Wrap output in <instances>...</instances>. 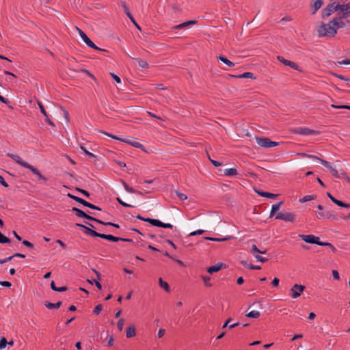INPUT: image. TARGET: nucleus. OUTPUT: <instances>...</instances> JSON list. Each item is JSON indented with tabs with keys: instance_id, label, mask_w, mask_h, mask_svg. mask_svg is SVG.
<instances>
[{
	"instance_id": "16",
	"label": "nucleus",
	"mask_w": 350,
	"mask_h": 350,
	"mask_svg": "<svg viewBox=\"0 0 350 350\" xmlns=\"http://www.w3.org/2000/svg\"><path fill=\"white\" fill-rule=\"evenodd\" d=\"M312 3H311L310 7L312 9V14H314L317 12L321 8V7L323 5V0H312Z\"/></svg>"
},
{
	"instance_id": "26",
	"label": "nucleus",
	"mask_w": 350,
	"mask_h": 350,
	"mask_svg": "<svg viewBox=\"0 0 350 350\" xmlns=\"http://www.w3.org/2000/svg\"><path fill=\"white\" fill-rule=\"evenodd\" d=\"M105 135H106L108 137H110L112 139H116V140H119V141H121V142H123L124 143H126L128 144H130L131 145L132 144V141L131 140H129V139H122L116 135H112V134H110V133H103Z\"/></svg>"
},
{
	"instance_id": "28",
	"label": "nucleus",
	"mask_w": 350,
	"mask_h": 350,
	"mask_svg": "<svg viewBox=\"0 0 350 350\" xmlns=\"http://www.w3.org/2000/svg\"><path fill=\"white\" fill-rule=\"evenodd\" d=\"M72 211H73L75 213V215L79 217L84 218L85 217H86V213L77 207H72Z\"/></svg>"
},
{
	"instance_id": "50",
	"label": "nucleus",
	"mask_w": 350,
	"mask_h": 350,
	"mask_svg": "<svg viewBox=\"0 0 350 350\" xmlns=\"http://www.w3.org/2000/svg\"><path fill=\"white\" fill-rule=\"evenodd\" d=\"M131 146H133V147H135V148H138L145 151V147L144 146L143 144H140L139 142H133L131 144Z\"/></svg>"
},
{
	"instance_id": "51",
	"label": "nucleus",
	"mask_w": 350,
	"mask_h": 350,
	"mask_svg": "<svg viewBox=\"0 0 350 350\" xmlns=\"http://www.w3.org/2000/svg\"><path fill=\"white\" fill-rule=\"evenodd\" d=\"M124 324V319H119V321H118V323H117V327L119 331L121 332L122 330Z\"/></svg>"
},
{
	"instance_id": "8",
	"label": "nucleus",
	"mask_w": 350,
	"mask_h": 350,
	"mask_svg": "<svg viewBox=\"0 0 350 350\" xmlns=\"http://www.w3.org/2000/svg\"><path fill=\"white\" fill-rule=\"evenodd\" d=\"M350 16V11L345 12L340 17H336L332 20V23L336 27L337 30L339 28H344L346 27L345 23L342 21V18H345Z\"/></svg>"
},
{
	"instance_id": "61",
	"label": "nucleus",
	"mask_w": 350,
	"mask_h": 350,
	"mask_svg": "<svg viewBox=\"0 0 350 350\" xmlns=\"http://www.w3.org/2000/svg\"><path fill=\"white\" fill-rule=\"evenodd\" d=\"M332 275L335 280H340L339 273L337 270H332Z\"/></svg>"
},
{
	"instance_id": "59",
	"label": "nucleus",
	"mask_w": 350,
	"mask_h": 350,
	"mask_svg": "<svg viewBox=\"0 0 350 350\" xmlns=\"http://www.w3.org/2000/svg\"><path fill=\"white\" fill-rule=\"evenodd\" d=\"M103 226H113L116 228H120V226L117 224H115V223H112V222H105L104 221L103 222Z\"/></svg>"
},
{
	"instance_id": "12",
	"label": "nucleus",
	"mask_w": 350,
	"mask_h": 350,
	"mask_svg": "<svg viewBox=\"0 0 350 350\" xmlns=\"http://www.w3.org/2000/svg\"><path fill=\"white\" fill-rule=\"evenodd\" d=\"M277 59L281 62L282 64H283L285 66H289L290 68L295 70H297L299 72H302L303 70H301V68H300V67L294 62H292V61H290V60H288V59H286L284 57L282 56H280V55H278L277 56Z\"/></svg>"
},
{
	"instance_id": "5",
	"label": "nucleus",
	"mask_w": 350,
	"mask_h": 350,
	"mask_svg": "<svg viewBox=\"0 0 350 350\" xmlns=\"http://www.w3.org/2000/svg\"><path fill=\"white\" fill-rule=\"evenodd\" d=\"M76 29H77L82 40L89 47L98 51H107L105 49L98 47L81 29H80L77 27H76Z\"/></svg>"
},
{
	"instance_id": "17",
	"label": "nucleus",
	"mask_w": 350,
	"mask_h": 350,
	"mask_svg": "<svg viewBox=\"0 0 350 350\" xmlns=\"http://www.w3.org/2000/svg\"><path fill=\"white\" fill-rule=\"evenodd\" d=\"M223 267H226V265L224 263H218L213 266L209 267L207 269V272L210 274L219 271Z\"/></svg>"
},
{
	"instance_id": "19",
	"label": "nucleus",
	"mask_w": 350,
	"mask_h": 350,
	"mask_svg": "<svg viewBox=\"0 0 350 350\" xmlns=\"http://www.w3.org/2000/svg\"><path fill=\"white\" fill-rule=\"evenodd\" d=\"M230 76L231 77L238 78V79H241V78H250V79H256V77L254 76V75L250 72H244L243 74L239 75H230Z\"/></svg>"
},
{
	"instance_id": "23",
	"label": "nucleus",
	"mask_w": 350,
	"mask_h": 350,
	"mask_svg": "<svg viewBox=\"0 0 350 350\" xmlns=\"http://www.w3.org/2000/svg\"><path fill=\"white\" fill-rule=\"evenodd\" d=\"M217 59L224 63L228 67H233L234 66V64L232 62L228 59L227 57H224V55H218L217 56Z\"/></svg>"
},
{
	"instance_id": "10",
	"label": "nucleus",
	"mask_w": 350,
	"mask_h": 350,
	"mask_svg": "<svg viewBox=\"0 0 350 350\" xmlns=\"http://www.w3.org/2000/svg\"><path fill=\"white\" fill-rule=\"evenodd\" d=\"M306 289V286L301 284H295L291 288V297L296 299L299 297Z\"/></svg>"
},
{
	"instance_id": "54",
	"label": "nucleus",
	"mask_w": 350,
	"mask_h": 350,
	"mask_svg": "<svg viewBox=\"0 0 350 350\" xmlns=\"http://www.w3.org/2000/svg\"><path fill=\"white\" fill-rule=\"evenodd\" d=\"M23 244L24 245H25L27 247L29 248V249H33L34 246H33V244L31 243L30 241H27V240H23L22 241Z\"/></svg>"
},
{
	"instance_id": "40",
	"label": "nucleus",
	"mask_w": 350,
	"mask_h": 350,
	"mask_svg": "<svg viewBox=\"0 0 350 350\" xmlns=\"http://www.w3.org/2000/svg\"><path fill=\"white\" fill-rule=\"evenodd\" d=\"M11 240L0 232V243H10Z\"/></svg>"
},
{
	"instance_id": "4",
	"label": "nucleus",
	"mask_w": 350,
	"mask_h": 350,
	"mask_svg": "<svg viewBox=\"0 0 350 350\" xmlns=\"http://www.w3.org/2000/svg\"><path fill=\"white\" fill-rule=\"evenodd\" d=\"M299 155H301L303 157L312 158V159H316V160H319L322 165H323L325 167L328 168L330 170L332 174L334 177H339L340 176L338 170L335 167H333L330 165L329 162H328V161H327L325 160L321 159L319 158L317 156L311 155V154H308L304 153V152L303 153H300Z\"/></svg>"
},
{
	"instance_id": "29",
	"label": "nucleus",
	"mask_w": 350,
	"mask_h": 350,
	"mask_svg": "<svg viewBox=\"0 0 350 350\" xmlns=\"http://www.w3.org/2000/svg\"><path fill=\"white\" fill-rule=\"evenodd\" d=\"M256 192L260 196L266 197L268 198H275L278 196L277 194H274V193L266 192V191H256Z\"/></svg>"
},
{
	"instance_id": "25",
	"label": "nucleus",
	"mask_w": 350,
	"mask_h": 350,
	"mask_svg": "<svg viewBox=\"0 0 350 350\" xmlns=\"http://www.w3.org/2000/svg\"><path fill=\"white\" fill-rule=\"evenodd\" d=\"M133 59L136 60L138 63V66L142 69H148L149 68L148 64L146 60H144L141 58H133Z\"/></svg>"
},
{
	"instance_id": "56",
	"label": "nucleus",
	"mask_w": 350,
	"mask_h": 350,
	"mask_svg": "<svg viewBox=\"0 0 350 350\" xmlns=\"http://www.w3.org/2000/svg\"><path fill=\"white\" fill-rule=\"evenodd\" d=\"M187 26H189V25H187V22H185V23H181L180 25L174 26L172 27V29H183V28L186 27Z\"/></svg>"
},
{
	"instance_id": "58",
	"label": "nucleus",
	"mask_w": 350,
	"mask_h": 350,
	"mask_svg": "<svg viewBox=\"0 0 350 350\" xmlns=\"http://www.w3.org/2000/svg\"><path fill=\"white\" fill-rule=\"evenodd\" d=\"M254 257L256 258V260L258 261L261 262H265L268 260L267 258H263L261 256L258 255V254L254 255Z\"/></svg>"
},
{
	"instance_id": "41",
	"label": "nucleus",
	"mask_w": 350,
	"mask_h": 350,
	"mask_svg": "<svg viewBox=\"0 0 350 350\" xmlns=\"http://www.w3.org/2000/svg\"><path fill=\"white\" fill-rule=\"evenodd\" d=\"M36 102H37V103H38V106H39V108H40V112H41V113H42L45 116V117H47V115H48V114H47V113H46V110H45V109H44V106H43V105H42V103H41V101H40V100H36Z\"/></svg>"
},
{
	"instance_id": "60",
	"label": "nucleus",
	"mask_w": 350,
	"mask_h": 350,
	"mask_svg": "<svg viewBox=\"0 0 350 350\" xmlns=\"http://www.w3.org/2000/svg\"><path fill=\"white\" fill-rule=\"evenodd\" d=\"M250 252L254 256L256 255V254L259 252V249L256 245H252Z\"/></svg>"
},
{
	"instance_id": "31",
	"label": "nucleus",
	"mask_w": 350,
	"mask_h": 350,
	"mask_svg": "<svg viewBox=\"0 0 350 350\" xmlns=\"http://www.w3.org/2000/svg\"><path fill=\"white\" fill-rule=\"evenodd\" d=\"M159 284L161 288H163L166 292L170 291V288L167 282L163 281L161 278L159 279Z\"/></svg>"
},
{
	"instance_id": "38",
	"label": "nucleus",
	"mask_w": 350,
	"mask_h": 350,
	"mask_svg": "<svg viewBox=\"0 0 350 350\" xmlns=\"http://www.w3.org/2000/svg\"><path fill=\"white\" fill-rule=\"evenodd\" d=\"M338 173H339V177H336L337 178H345L349 183H350V178L349 177V176L347 175V174L345 172L344 170H340V171H338Z\"/></svg>"
},
{
	"instance_id": "42",
	"label": "nucleus",
	"mask_w": 350,
	"mask_h": 350,
	"mask_svg": "<svg viewBox=\"0 0 350 350\" xmlns=\"http://www.w3.org/2000/svg\"><path fill=\"white\" fill-rule=\"evenodd\" d=\"M83 206L88 207L90 208L94 209V210L101 211V208L100 207H98L93 204H91L87 201H85V203L84 204Z\"/></svg>"
},
{
	"instance_id": "48",
	"label": "nucleus",
	"mask_w": 350,
	"mask_h": 350,
	"mask_svg": "<svg viewBox=\"0 0 350 350\" xmlns=\"http://www.w3.org/2000/svg\"><path fill=\"white\" fill-rule=\"evenodd\" d=\"M61 109L64 113V116L66 119V122H68L70 121V115L68 111L64 107H61Z\"/></svg>"
},
{
	"instance_id": "62",
	"label": "nucleus",
	"mask_w": 350,
	"mask_h": 350,
	"mask_svg": "<svg viewBox=\"0 0 350 350\" xmlns=\"http://www.w3.org/2000/svg\"><path fill=\"white\" fill-rule=\"evenodd\" d=\"M0 285L9 288L12 286V284L8 281H0Z\"/></svg>"
},
{
	"instance_id": "37",
	"label": "nucleus",
	"mask_w": 350,
	"mask_h": 350,
	"mask_svg": "<svg viewBox=\"0 0 350 350\" xmlns=\"http://www.w3.org/2000/svg\"><path fill=\"white\" fill-rule=\"evenodd\" d=\"M120 4H121V6L122 7V8L124 9V13L126 14V15L128 17H130L132 14H131L129 10L126 3L125 1H121Z\"/></svg>"
},
{
	"instance_id": "24",
	"label": "nucleus",
	"mask_w": 350,
	"mask_h": 350,
	"mask_svg": "<svg viewBox=\"0 0 350 350\" xmlns=\"http://www.w3.org/2000/svg\"><path fill=\"white\" fill-rule=\"evenodd\" d=\"M282 204H283V202L281 201V202H280L277 204H275L272 206L269 217H272L273 216H274L275 215V213L279 211V209Z\"/></svg>"
},
{
	"instance_id": "33",
	"label": "nucleus",
	"mask_w": 350,
	"mask_h": 350,
	"mask_svg": "<svg viewBox=\"0 0 350 350\" xmlns=\"http://www.w3.org/2000/svg\"><path fill=\"white\" fill-rule=\"evenodd\" d=\"M241 263L245 267H247L250 269H252V270H259L261 269V267L260 266H258V265H249L247 263V262L245 261H243L242 260L241 262Z\"/></svg>"
},
{
	"instance_id": "45",
	"label": "nucleus",
	"mask_w": 350,
	"mask_h": 350,
	"mask_svg": "<svg viewBox=\"0 0 350 350\" xmlns=\"http://www.w3.org/2000/svg\"><path fill=\"white\" fill-rule=\"evenodd\" d=\"M330 74L335 76L336 77L342 80V81H350V79L349 78H347L345 77V76L342 75H338L336 73H334L333 72H330Z\"/></svg>"
},
{
	"instance_id": "35",
	"label": "nucleus",
	"mask_w": 350,
	"mask_h": 350,
	"mask_svg": "<svg viewBox=\"0 0 350 350\" xmlns=\"http://www.w3.org/2000/svg\"><path fill=\"white\" fill-rule=\"evenodd\" d=\"M260 314L258 311H251L246 314L248 318L257 319L260 317Z\"/></svg>"
},
{
	"instance_id": "1",
	"label": "nucleus",
	"mask_w": 350,
	"mask_h": 350,
	"mask_svg": "<svg viewBox=\"0 0 350 350\" xmlns=\"http://www.w3.org/2000/svg\"><path fill=\"white\" fill-rule=\"evenodd\" d=\"M7 156L12 159L18 165L30 170L33 174L37 176L39 180L43 181L44 183H46L48 181V178L43 176L37 168L30 165L27 162L23 161L19 155L14 154L12 153H8Z\"/></svg>"
},
{
	"instance_id": "6",
	"label": "nucleus",
	"mask_w": 350,
	"mask_h": 350,
	"mask_svg": "<svg viewBox=\"0 0 350 350\" xmlns=\"http://www.w3.org/2000/svg\"><path fill=\"white\" fill-rule=\"evenodd\" d=\"M85 223L86 224H88L90 227H88L85 225L80 224H77L76 226L81 228V229H83L84 230V232L89 236H91L93 237H98V236H100L99 232H97L96 231H95L92 229V228H95V227L94 226L93 224H92L91 223H88L87 221H85Z\"/></svg>"
},
{
	"instance_id": "44",
	"label": "nucleus",
	"mask_w": 350,
	"mask_h": 350,
	"mask_svg": "<svg viewBox=\"0 0 350 350\" xmlns=\"http://www.w3.org/2000/svg\"><path fill=\"white\" fill-rule=\"evenodd\" d=\"M116 200L118 201V202L121 204L122 206L124 207H133L134 206L133 205H131V204H127L126 202H124L119 197H117L116 198Z\"/></svg>"
},
{
	"instance_id": "21",
	"label": "nucleus",
	"mask_w": 350,
	"mask_h": 350,
	"mask_svg": "<svg viewBox=\"0 0 350 350\" xmlns=\"http://www.w3.org/2000/svg\"><path fill=\"white\" fill-rule=\"evenodd\" d=\"M136 334L135 326L134 325H130L126 331V336L128 338L135 336Z\"/></svg>"
},
{
	"instance_id": "63",
	"label": "nucleus",
	"mask_w": 350,
	"mask_h": 350,
	"mask_svg": "<svg viewBox=\"0 0 350 350\" xmlns=\"http://www.w3.org/2000/svg\"><path fill=\"white\" fill-rule=\"evenodd\" d=\"M129 18L131 20V21L135 25V26L139 29L141 30L140 26L136 23L135 20L134 19L133 16L131 15Z\"/></svg>"
},
{
	"instance_id": "13",
	"label": "nucleus",
	"mask_w": 350,
	"mask_h": 350,
	"mask_svg": "<svg viewBox=\"0 0 350 350\" xmlns=\"http://www.w3.org/2000/svg\"><path fill=\"white\" fill-rule=\"evenodd\" d=\"M148 223L150 224L152 226L164 228H172L173 226L170 224L163 223L159 219H148L147 220Z\"/></svg>"
},
{
	"instance_id": "46",
	"label": "nucleus",
	"mask_w": 350,
	"mask_h": 350,
	"mask_svg": "<svg viewBox=\"0 0 350 350\" xmlns=\"http://www.w3.org/2000/svg\"><path fill=\"white\" fill-rule=\"evenodd\" d=\"M340 8L339 10H342L343 13L345 12H349L350 11V2H349L347 4L340 5Z\"/></svg>"
},
{
	"instance_id": "43",
	"label": "nucleus",
	"mask_w": 350,
	"mask_h": 350,
	"mask_svg": "<svg viewBox=\"0 0 350 350\" xmlns=\"http://www.w3.org/2000/svg\"><path fill=\"white\" fill-rule=\"evenodd\" d=\"M103 310V306L101 304H98L96 306L94 309L93 310V313L96 315H98Z\"/></svg>"
},
{
	"instance_id": "7",
	"label": "nucleus",
	"mask_w": 350,
	"mask_h": 350,
	"mask_svg": "<svg viewBox=\"0 0 350 350\" xmlns=\"http://www.w3.org/2000/svg\"><path fill=\"white\" fill-rule=\"evenodd\" d=\"M340 4L335 5V3H332L325 7L322 11V17L325 18L329 16L334 12L339 10Z\"/></svg>"
},
{
	"instance_id": "53",
	"label": "nucleus",
	"mask_w": 350,
	"mask_h": 350,
	"mask_svg": "<svg viewBox=\"0 0 350 350\" xmlns=\"http://www.w3.org/2000/svg\"><path fill=\"white\" fill-rule=\"evenodd\" d=\"M80 148H81V150H83V152H84L87 155H88V156H90V157H94V158H95V157H96V156H95L94 154H92V153L90 152H89V151H88V150H87V149H86L83 146V145H81V146H80Z\"/></svg>"
},
{
	"instance_id": "14",
	"label": "nucleus",
	"mask_w": 350,
	"mask_h": 350,
	"mask_svg": "<svg viewBox=\"0 0 350 350\" xmlns=\"http://www.w3.org/2000/svg\"><path fill=\"white\" fill-rule=\"evenodd\" d=\"M327 196L332 200V202H333L334 204H336L338 206L345 208H350V204L345 203L340 200H337L334 196H332L329 192L327 193Z\"/></svg>"
},
{
	"instance_id": "3",
	"label": "nucleus",
	"mask_w": 350,
	"mask_h": 350,
	"mask_svg": "<svg viewBox=\"0 0 350 350\" xmlns=\"http://www.w3.org/2000/svg\"><path fill=\"white\" fill-rule=\"evenodd\" d=\"M299 237L304 240L305 242L310 244H317L321 246H327L331 247V250L332 252H336V249L330 243L328 242H323L319 241V237H316L313 234H299Z\"/></svg>"
},
{
	"instance_id": "2",
	"label": "nucleus",
	"mask_w": 350,
	"mask_h": 350,
	"mask_svg": "<svg viewBox=\"0 0 350 350\" xmlns=\"http://www.w3.org/2000/svg\"><path fill=\"white\" fill-rule=\"evenodd\" d=\"M319 37H334L337 33L336 27L330 21L328 23H322L317 29Z\"/></svg>"
},
{
	"instance_id": "9",
	"label": "nucleus",
	"mask_w": 350,
	"mask_h": 350,
	"mask_svg": "<svg viewBox=\"0 0 350 350\" xmlns=\"http://www.w3.org/2000/svg\"><path fill=\"white\" fill-rule=\"evenodd\" d=\"M256 142L259 146L264 148H271L275 146L278 144V143L275 142H273L269 138L267 137H256Z\"/></svg>"
},
{
	"instance_id": "47",
	"label": "nucleus",
	"mask_w": 350,
	"mask_h": 350,
	"mask_svg": "<svg viewBox=\"0 0 350 350\" xmlns=\"http://www.w3.org/2000/svg\"><path fill=\"white\" fill-rule=\"evenodd\" d=\"M202 278L206 286H212V284L210 283L211 278L209 276L202 275Z\"/></svg>"
},
{
	"instance_id": "20",
	"label": "nucleus",
	"mask_w": 350,
	"mask_h": 350,
	"mask_svg": "<svg viewBox=\"0 0 350 350\" xmlns=\"http://www.w3.org/2000/svg\"><path fill=\"white\" fill-rule=\"evenodd\" d=\"M122 183L125 189V190L129 193H136L137 195H143L142 192L140 191H137L134 189L133 187H131L125 181L122 180Z\"/></svg>"
},
{
	"instance_id": "49",
	"label": "nucleus",
	"mask_w": 350,
	"mask_h": 350,
	"mask_svg": "<svg viewBox=\"0 0 350 350\" xmlns=\"http://www.w3.org/2000/svg\"><path fill=\"white\" fill-rule=\"evenodd\" d=\"M8 341L5 338L1 337L0 338V349H4L7 345Z\"/></svg>"
},
{
	"instance_id": "64",
	"label": "nucleus",
	"mask_w": 350,
	"mask_h": 350,
	"mask_svg": "<svg viewBox=\"0 0 350 350\" xmlns=\"http://www.w3.org/2000/svg\"><path fill=\"white\" fill-rule=\"evenodd\" d=\"M280 280L278 278H274L271 282V284L274 287H277L279 285Z\"/></svg>"
},
{
	"instance_id": "39",
	"label": "nucleus",
	"mask_w": 350,
	"mask_h": 350,
	"mask_svg": "<svg viewBox=\"0 0 350 350\" xmlns=\"http://www.w3.org/2000/svg\"><path fill=\"white\" fill-rule=\"evenodd\" d=\"M325 217L326 219L332 218L333 219L335 220L338 219L337 216L335 214H334L333 212L329 211L325 212Z\"/></svg>"
},
{
	"instance_id": "34",
	"label": "nucleus",
	"mask_w": 350,
	"mask_h": 350,
	"mask_svg": "<svg viewBox=\"0 0 350 350\" xmlns=\"http://www.w3.org/2000/svg\"><path fill=\"white\" fill-rule=\"evenodd\" d=\"M316 198H317V196H315V195H308V196H306L304 198L299 199V201L301 203H304V202H306L308 201H310V200H314Z\"/></svg>"
},
{
	"instance_id": "57",
	"label": "nucleus",
	"mask_w": 350,
	"mask_h": 350,
	"mask_svg": "<svg viewBox=\"0 0 350 350\" xmlns=\"http://www.w3.org/2000/svg\"><path fill=\"white\" fill-rule=\"evenodd\" d=\"M204 232V230H198L196 231L191 232L189 234V236H196V235H201Z\"/></svg>"
},
{
	"instance_id": "32",
	"label": "nucleus",
	"mask_w": 350,
	"mask_h": 350,
	"mask_svg": "<svg viewBox=\"0 0 350 350\" xmlns=\"http://www.w3.org/2000/svg\"><path fill=\"white\" fill-rule=\"evenodd\" d=\"M67 196H68V198L75 200L76 202H79V203H80V204H81L83 205H84V204L85 203L86 200H83V199H82V198H81L79 197H77L76 196H74V195H72V194H71L70 193H68Z\"/></svg>"
},
{
	"instance_id": "15",
	"label": "nucleus",
	"mask_w": 350,
	"mask_h": 350,
	"mask_svg": "<svg viewBox=\"0 0 350 350\" xmlns=\"http://www.w3.org/2000/svg\"><path fill=\"white\" fill-rule=\"evenodd\" d=\"M295 133L303 135H310L316 134L317 131L308 128H298L295 130Z\"/></svg>"
},
{
	"instance_id": "36",
	"label": "nucleus",
	"mask_w": 350,
	"mask_h": 350,
	"mask_svg": "<svg viewBox=\"0 0 350 350\" xmlns=\"http://www.w3.org/2000/svg\"><path fill=\"white\" fill-rule=\"evenodd\" d=\"M85 219L89 220V221H95L96 223H98L101 225H103V221L100 220V219H98L97 218H95L88 214L86 213V217H84Z\"/></svg>"
},
{
	"instance_id": "27",
	"label": "nucleus",
	"mask_w": 350,
	"mask_h": 350,
	"mask_svg": "<svg viewBox=\"0 0 350 350\" xmlns=\"http://www.w3.org/2000/svg\"><path fill=\"white\" fill-rule=\"evenodd\" d=\"M204 239H207V240L212 241L221 242V241H226L230 240V239H233V237L228 236V237H225V238L204 237Z\"/></svg>"
},
{
	"instance_id": "52",
	"label": "nucleus",
	"mask_w": 350,
	"mask_h": 350,
	"mask_svg": "<svg viewBox=\"0 0 350 350\" xmlns=\"http://www.w3.org/2000/svg\"><path fill=\"white\" fill-rule=\"evenodd\" d=\"M175 193L180 200H185L187 199V196L185 194L180 193L178 191H175Z\"/></svg>"
},
{
	"instance_id": "18",
	"label": "nucleus",
	"mask_w": 350,
	"mask_h": 350,
	"mask_svg": "<svg viewBox=\"0 0 350 350\" xmlns=\"http://www.w3.org/2000/svg\"><path fill=\"white\" fill-rule=\"evenodd\" d=\"M99 235L100 236H98V237L103 239L110 241H113V242H117V241H119L120 239H121V237H115L111 234H106L100 233Z\"/></svg>"
},
{
	"instance_id": "22",
	"label": "nucleus",
	"mask_w": 350,
	"mask_h": 350,
	"mask_svg": "<svg viewBox=\"0 0 350 350\" xmlns=\"http://www.w3.org/2000/svg\"><path fill=\"white\" fill-rule=\"evenodd\" d=\"M62 301H59L55 304L51 303L48 301H44V306L49 309H53V308L57 309L62 306Z\"/></svg>"
},
{
	"instance_id": "11",
	"label": "nucleus",
	"mask_w": 350,
	"mask_h": 350,
	"mask_svg": "<svg viewBox=\"0 0 350 350\" xmlns=\"http://www.w3.org/2000/svg\"><path fill=\"white\" fill-rule=\"evenodd\" d=\"M275 219L285 221L294 222L296 219V215L293 213H278L276 214Z\"/></svg>"
},
{
	"instance_id": "55",
	"label": "nucleus",
	"mask_w": 350,
	"mask_h": 350,
	"mask_svg": "<svg viewBox=\"0 0 350 350\" xmlns=\"http://www.w3.org/2000/svg\"><path fill=\"white\" fill-rule=\"evenodd\" d=\"M76 190L77 191L81 193L85 197H87V198L90 197V193L88 191L83 189L78 188V187L76 188Z\"/></svg>"
},
{
	"instance_id": "30",
	"label": "nucleus",
	"mask_w": 350,
	"mask_h": 350,
	"mask_svg": "<svg viewBox=\"0 0 350 350\" xmlns=\"http://www.w3.org/2000/svg\"><path fill=\"white\" fill-rule=\"evenodd\" d=\"M224 174L227 176H234L238 174V172L235 168H229L225 170Z\"/></svg>"
}]
</instances>
